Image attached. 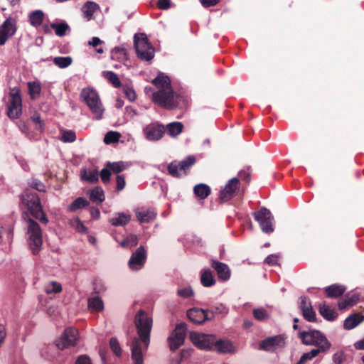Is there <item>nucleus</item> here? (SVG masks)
I'll use <instances>...</instances> for the list:
<instances>
[{
    "instance_id": "7",
    "label": "nucleus",
    "mask_w": 364,
    "mask_h": 364,
    "mask_svg": "<svg viewBox=\"0 0 364 364\" xmlns=\"http://www.w3.org/2000/svg\"><path fill=\"white\" fill-rule=\"evenodd\" d=\"M81 97L95 115V118L101 119L104 109L97 92L91 88H84L81 92Z\"/></svg>"
},
{
    "instance_id": "56",
    "label": "nucleus",
    "mask_w": 364,
    "mask_h": 364,
    "mask_svg": "<svg viewBox=\"0 0 364 364\" xmlns=\"http://www.w3.org/2000/svg\"><path fill=\"white\" fill-rule=\"evenodd\" d=\"M117 190L122 191L126 184L124 177L122 175H117L116 177Z\"/></svg>"
},
{
    "instance_id": "40",
    "label": "nucleus",
    "mask_w": 364,
    "mask_h": 364,
    "mask_svg": "<svg viewBox=\"0 0 364 364\" xmlns=\"http://www.w3.org/2000/svg\"><path fill=\"white\" fill-rule=\"evenodd\" d=\"M106 167L109 168L114 173H119L126 169L127 166L123 161L107 162Z\"/></svg>"
},
{
    "instance_id": "17",
    "label": "nucleus",
    "mask_w": 364,
    "mask_h": 364,
    "mask_svg": "<svg viewBox=\"0 0 364 364\" xmlns=\"http://www.w3.org/2000/svg\"><path fill=\"white\" fill-rule=\"evenodd\" d=\"M299 309L301 311L302 316L307 321H316V313L312 308L311 302L306 296L300 297Z\"/></svg>"
},
{
    "instance_id": "6",
    "label": "nucleus",
    "mask_w": 364,
    "mask_h": 364,
    "mask_svg": "<svg viewBox=\"0 0 364 364\" xmlns=\"http://www.w3.org/2000/svg\"><path fill=\"white\" fill-rule=\"evenodd\" d=\"M134 43L139 58L145 61H150L154 58V48L145 33H136L134 36Z\"/></svg>"
},
{
    "instance_id": "25",
    "label": "nucleus",
    "mask_w": 364,
    "mask_h": 364,
    "mask_svg": "<svg viewBox=\"0 0 364 364\" xmlns=\"http://www.w3.org/2000/svg\"><path fill=\"white\" fill-rule=\"evenodd\" d=\"M216 350L223 353H230L234 351V346L228 340H219L216 341L214 343V346Z\"/></svg>"
},
{
    "instance_id": "57",
    "label": "nucleus",
    "mask_w": 364,
    "mask_h": 364,
    "mask_svg": "<svg viewBox=\"0 0 364 364\" xmlns=\"http://www.w3.org/2000/svg\"><path fill=\"white\" fill-rule=\"evenodd\" d=\"M75 364H92V361H91V359L90 358V357L87 355H80L76 361H75Z\"/></svg>"
},
{
    "instance_id": "22",
    "label": "nucleus",
    "mask_w": 364,
    "mask_h": 364,
    "mask_svg": "<svg viewBox=\"0 0 364 364\" xmlns=\"http://www.w3.org/2000/svg\"><path fill=\"white\" fill-rule=\"evenodd\" d=\"M87 307L91 312H100L104 309V302L99 296H92L87 300Z\"/></svg>"
},
{
    "instance_id": "8",
    "label": "nucleus",
    "mask_w": 364,
    "mask_h": 364,
    "mask_svg": "<svg viewBox=\"0 0 364 364\" xmlns=\"http://www.w3.org/2000/svg\"><path fill=\"white\" fill-rule=\"evenodd\" d=\"M22 113V99L20 90L12 89L9 94L7 105V115L11 119H18Z\"/></svg>"
},
{
    "instance_id": "54",
    "label": "nucleus",
    "mask_w": 364,
    "mask_h": 364,
    "mask_svg": "<svg viewBox=\"0 0 364 364\" xmlns=\"http://www.w3.org/2000/svg\"><path fill=\"white\" fill-rule=\"evenodd\" d=\"M345 359V354L343 351H337L333 354V360L336 364H343Z\"/></svg>"
},
{
    "instance_id": "63",
    "label": "nucleus",
    "mask_w": 364,
    "mask_h": 364,
    "mask_svg": "<svg viewBox=\"0 0 364 364\" xmlns=\"http://www.w3.org/2000/svg\"><path fill=\"white\" fill-rule=\"evenodd\" d=\"M157 6L160 9L166 10L170 8L169 0H159Z\"/></svg>"
},
{
    "instance_id": "23",
    "label": "nucleus",
    "mask_w": 364,
    "mask_h": 364,
    "mask_svg": "<svg viewBox=\"0 0 364 364\" xmlns=\"http://www.w3.org/2000/svg\"><path fill=\"white\" fill-rule=\"evenodd\" d=\"M131 220V216L124 213H117L114 217L110 218L109 222L114 227L125 226Z\"/></svg>"
},
{
    "instance_id": "58",
    "label": "nucleus",
    "mask_w": 364,
    "mask_h": 364,
    "mask_svg": "<svg viewBox=\"0 0 364 364\" xmlns=\"http://www.w3.org/2000/svg\"><path fill=\"white\" fill-rule=\"evenodd\" d=\"M126 238L129 247L136 246L138 243V238L136 235L131 234Z\"/></svg>"
},
{
    "instance_id": "38",
    "label": "nucleus",
    "mask_w": 364,
    "mask_h": 364,
    "mask_svg": "<svg viewBox=\"0 0 364 364\" xmlns=\"http://www.w3.org/2000/svg\"><path fill=\"white\" fill-rule=\"evenodd\" d=\"M167 170L168 173L174 178H181L182 173L180 171V166L178 161H174L168 165Z\"/></svg>"
},
{
    "instance_id": "49",
    "label": "nucleus",
    "mask_w": 364,
    "mask_h": 364,
    "mask_svg": "<svg viewBox=\"0 0 364 364\" xmlns=\"http://www.w3.org/2000/svg\"><path fill=\"white\" fill-rule=\"evenodd\" d=\"M110 348L117 356H120L122 354V349L120 345L116 338H111L109 340Z\"/></svg>"
},
{
    "instance_id": "51",
    "label": "nucleus",
    "mask_w": 364,
    "mask_h": 364,
    "mask_svg": "<svg viewBox=\"0 0 364 364\" xmlns=\"http://www.w3.org/2000/svg\"><path fill=\"white\" fill-rule=\"evenodd\" d=\"M123 91L127 99L130 102H134L136 98V95L134 90L128 85H124L123 87Z\"/></svg>"
},
{
    "instance_id": "59",
    "label": "nucleus",
    "mask_w": 364,
    "mask_h": 364,
    "mask_svg": "<svg viewBox=\"0 0 364 364\" xmlns=\"http://www.w3.org/2000/svg\"><path fill=\"white\" fill-rule=\"evenodd\" d=\"M200 1L203 7L208 8L217 5L220 0H200Z\"/></svg>"
},
{
    "instance_id": "47",
    "label": "nucleus",
    "mask_w": 364,
    "mask_h": 364,
    "mask_svg": "<svg viewBox=\"0 0 364 364\" xmlns=\"http://www.w3.org/2000/svg\"><path fill=\"white\" fill-rule=\"evenodd\" d=\"M61 140L63 142H73L76 140V134L74 131L65 130L63 132Z\"/></svg>"
},
{
    "instance_id": "10",
    "label": "nucleus",
    "mask_w": 364,
    "mask_h": 364,
    "mask_svg": "<svg viewBox=\"0 0 364 364\" xmlns=\"http://www.w3.org/2000/svg\"><path fill=\"white\" fill-rule=\"evenodd\" d=\"M189 338L193 344L199 349H211L215 342V336L198 332H191Z\"/></svg>"
},
{
    "instance_id": "30",
    "label": "nucleus",
    "mask_w": 364,
    "mask_h": 364,
    "mask_svg": "<svg viewBox=\"0 0 364 364\" xmlns=\"http://www.w3.org/2000/svg\"><path fill=\"white\" fill-rule=\"evenodd\" d=\"M196 160L193 156H188L183 160L178 161L180 166V171L183 175H186L190 168L196 163Z\"/></svg>"
},
{
    "instance_id": "33",
    "label": "nucleus",
    "mask_w": 364,
    "mask_h": 364,
    "mask_svg": "<svg viewBox=\"0 0 364 364\" xmlns=\"http://www.w3.org/2000/svg\"><path fill=\"white\" fill-rule=\"evenodd\" d=\"M99 8V6L97 4L93 2V1H87L82 8L83 13L85 16L90 19L93 14L96 11V10Z\"/></svg>"
},
{
    "instance_id": "35",
    "label": "nucleus",
    "mask_w": 364,
    "mask_h": 364,
    "mask_svg": "<svg viewBox=\"0 0 364 364\" xmlns=\"http://www.w3.org/2000/svg\"><path fill=\"white\" fill-rule=\"evenodd\" d=\"M89 202L84 198L79 197L76 198L70 205L68 206V210L74 212L78 209H81L88 206Z\"/></svg>"
},
{
    "instance_id": "1",
    "label": "nucleus",
    "mask_w": 364,
    "mask_h": 364,
    "mask_svg": "<svg viewBox=\"0 0 364 364\" xmlns=\"http://www.w3.org/2000/svg\"><path fill=\"white\" fill-rule=\"evenodd\" d=\"M134 324L138 337H134L131 342L132 359L134 364H144L142 344L146 350L150 343L153 321L147 312L140 309L134 316Z\"/></svg>"
},
{
    "instance_id": "37",
    "label": "nucleus",
    "mask_w": 364,
    "mask_h": 364,
    "mask_svg": "<svg viewBox=\"0 0 364 364\" xmlns=\"http://www.w3.org/2000/svg\"><path fill=\"white\" fill-rule=\"evenodd\" d=\"M104 77L116 88L120 87L121 81L118 75L112 71H105L103 73Z\"/></svg>"
},
{
    "instance_id": "15",
    "label": "nucleus",
    "mask_w": 364,
    "mask_h": 364,
    "mask_svg": "<svg viewBox=\"0 0 364 364\" xmlns=\"http://www.w3.org/2000/svg\"><path fill=\"white\" fill-rule=\"evenodd\" d=\"M240 186V180L235 177L229 180L223 189L220 191L219 199L221 202H228L231 200Z\"/></svg>"
},
{
    "instance_id": "24",
    "label": "nucleus",
    "mask_w": 364,
    "mask_h": 364,
    "mask_svg": "<svg viewBox=\"0 0 364 364\" xmlns=\"http://www.w3.org/2000/svg\"><path fill=\"white\" fill-rule=\"evenodd\" d=\"M319 314L327 321H335L338 317V314L334 309L330 308L328 305L323 304L319 305Z\"/></svg>"
},
{
    "instance_id": "21",
    "label": "nucleus",
    "mask_w": 364,
    "mask_h": 364,
    "mask_svg": "<svg viewBox=\"0 0 364 364\" xmlns=\"http://www.w3.org/2000/svg\"><path fill=\"white\" fill-rule=\"evenodd\" d=\"M364 321V316L360 314H353L348 316L343 323V328L350 330L358 326Z\"/></svg>"
},
{
    "instance_id": "16",
    "label": "nucleus",
    "mask_w": 364,
    "mask_h": 364,
    "mask_svg": "<svg viewBox=\"0 0 364 364\" xmlns=\"http://www.w3.org/2000/svg\"><path fill=\"white\" fill-rule=\"evenodd\" d=\"M146 251L143 246L138 247L129 260V266L132 271H138L146 261Z\"/></svg>"
},
{
    "instance_id": "27",
    "label": "nucleus",
    "mask_w": 364,
    "mask_h": 364,
    "mask_svg": "<svg viewBox=\"0 0 364 364\" xmlns=\"http://www.w3.org/2000/svg\"><path fill=\"white\" fill-rule=\"evenodd\" d=\"M346 288L342 285L333 284L325 289V293L329 298H337L345 292Z\"/></svg>"
},
{
    "instance_id": "60",
    "label": "nucleus",
    "mask_w": 364,
    "mask_h": 364,
    "mask_svg": "<svg viewBox=\"0 0 364 364\" xmlns=\"http://www.w3.org/2000/svg\"><path fill=\"white\" fill-rule=\"evenodd\" d=\"M346 298L348 300L350 306L355 305L359 301V296L357 294L352 295L347 294Z\"/></svg>"
},
{
    "instance_id": "26",
    "label": "nucleus",
    "mask_w": 364,
    "mask_h": 364,
    "mask_svg": "<svg viewBox=\"0 0 364 364\" xmlns=\"http://www.w3.org/2000/svg\"><path fill=\"white\" fill-rule=\"evenodd\" d=\"M193 193L196 197L204 200L210 195L211 189L205 183H199L194 186Z\"/></svg>"
},
{
    "instance_id": "43",
    "label": "nucleus",
    "mask_w": 364,
    "mask_h": 364,
    "mask_svg": "<svg viewBox=\"0 0 364 364\" xmlns=\"http://www.w3.org/2000/svg\"><path fill=\"white\" fill-rule=\"evenodd\" d=\"M82 178L90 183H95L98 181V172L97 171H87L84 170L82 172Z\"/></svg>"
},
{
    "instance_id": "61",
    "label": "nucleus",
    "mask_w": 364,
    "mask_h": 364,
    "mask_svg": "<svg viewBox=\"0 0 364 364\" xmlns=\"http://www.w3.org/2000/svg\"><path fill=\"white\" fill-rule=\"evenodd\" d=\"M76 229L79 232L81 233H87V228L85 226V225L82 223V222L77 219L76 221Z\"/></svg>"
},
{
    "instance_id": "20",
    "label": "nucleus",
    "mask_w": 364,
    "mask_h": 364,
    "mask_svg": "<svg viewBox=\"0 0 364 364\" xmlns=\"http://www.w3.org/2000/svg\"><path fill=\"white\" fill-rule=\"evenodd\" d=\"M151 83L159 90L172 88L169 77L161 73L152 80Z\"/></svg>"
},
{
    "instance_id": "53",
    "label": "nucleus",
    "mask_w": 364,
    "mask_h": 364,
    "mask_svg": "<svg viewBox=\"0 0 364 364\" xmlns=\"http://www.w3.org/2000/svg\"><path fill=\"white\" fill-rule=\"evenodd\" d=\"M111 171L108 168H102L100 172V177L104 183H107L110 181Z\"/></svg>"
},
{
    "instance_id": "31",
    "label": "nucleus",
    "mask_w": 364,
    "mask_h": 364,
    "mask_svg": "<svg viewBox=\"0 0 364 364\" xmlns=\"http://www.w3.org/2000/svg\"><path fill=\"white\" fill-rule=\"evenodd\" d=\"M90 199L94 203H102L105 199L102 188L100 187H95L92 189L90 193Z\"/></svg>"
},
{
    "instance_id": "28",
    "label": "nucleus",
    "mask_w": 364,
    "mask_h": 364,
    "mask_svg": "<svg viewBox=\"0 0 364 364\" xmlns=\"http://www.w3.org/2000/svg\"><path fill=\"white\" fill-rule=\"evenodd\" d=\"M183 129V124L180 122H171L166 125L167 134L171 137L179 135Z\"/></svg>"
},
{
    "instance_id": "32",
    "label": "nucleus",
    "mask_w": 364,
    "mask_h": 364,
    "mask_svg": "<svg viewBox=\"0 0 364 364\" xmlns=\"http://www.w3.org/2000/svg\"><path fill=\"white\" fill-rule=\"evenodd\" d=\"M28 93L32 100L37 99L41 92V85L38 82H28Z\"/></svg>"
},
{
    "instance_id": "45",
    "label": "nucleus",
    "mask_w": 364,
    "mask_h": 364,
    "mask_svg": "<svg viewBox=\"0 0 364 364\" xmlns=\"http://www.w3.org/2000/svg\"><path fill=\"white\" fill-rule=\"evenodd\" d=\"M191 350L189 349L181 350L176 358L172 360L171 364H181L183 359H186L191 356Z\"/></svg>"
},
{
    "instance_id": "12",
    "label": "nucleus",
    "mask_w": 364,
    "mask_h": 364,
    "mask_svg": "<svg viewBox=\"0 0 364 364\" xmlns=\"http://www.w3.org/2000/svg\"><path fill=\"white\" fill-rule=\"evenodd\" d=\"M77 330L75 328H68L64 330L56 346L60 350L75 346L77 341Z\"/></svg>"
},
{
    "instance_id": "13",
    "label": "nucleus",
    "mask_w": 364,
    "mask_h": 364,
    "mask_svg": "<svg viewBox=\"0 0 364 364\" xmlns=\"http://www.w3.org/2000/svg\"><path fill=\"white\" fill-rule=\"evenodd\" d=\"M285 337L283 335H277L268 337L259 343V349L265 351L274 352L277 348L285 346Z\"/></svg>"
},
{
    "instance_id": "9",
    "label": "nucleus",
    "mask_w": 364,
    "mask_h": 364,
    "mask_svg": "<svg viewBox=\"0 0 364 364\" xmlns=\"http://www.w3.org/2000/svg\"><path fill=\"white\" fill-rule=\"evenodd\" d=\"M253 217L264 232L269 234L274 231V217L269 209L262 207L259 210L253 213Z\"/></svg>"
},
{
    "instance_id": "62",
    "label": "nucleus",
    "mask_w": 364,
    "mask_h": 364,
    "mask_svg": "<svg viewBox=\"0 0 364 364\" xmlns=\"http://www.w3.org/2000/svg\"><path fill=\"white\" fill-rule=\"evenodd\" d=\"M264 262L270 266H273L277 263V256L274 255H269L266 257Z\"/></svg>"
},
{
    "instance_id": "46",
    "label": "nucleus",
    "mask_w": 364,
    "mask_h": 364,
    "mask_svg": "<svg viewBox=\"0 0 364 364\" xmlns=\"http://www.w3.org/2000/svg\"><path fill=\"white\" fill-rule=\"evenodd\" d=\"M112 58L118 60L126 59V50L122 48L116 47L112 51Z\"/></svg>"
},
{
    "instance_id": "52",
    "label": "nucleus",
    "mask_w": 364,
    "mask_h": 364,
    "mask_svg": "<svg viewBox=\"0 0 364 364\" xmlns=\"http://www.w3.org/2000/svg\"><path fill=\"white\" fill-rule=\"evenodd\" d=\"M254 317L258 321H264L268 318L267 311L264 309H255L253 310Z\"/></svg>"
},
{
    "instance_id": "55",
    "label": "nucleus",
    "mask_w": 364,
    "mask_h": 364,
    "mask_svg": "<svg viewBox=\"0 0 364 364\" xmlns=\"http://www.w3.org/2000/svg\"><path fill=\"white\" fill-rule=\"evenodd\" d=\"M193 294V291L190 287H186L178 290V295L183 298L190 297Z\"/></svg>"
},
{
    "instance_id": "48",
    "label": "nucleus",
    "mask_w": 364,
    "mask_h": 364,
    "mask_svg": "<svg viewBox=\"0 0 364 364\" xmlns=\"http://www.w3.org/2000/svg\"><path fill=\"white\" fill-rule=\"evenodd\" d=\"M200 282L201 284L206 287H211L215 284V279L213 274H201Z\"/></svg>"
},
{
    "instance_id": "19",
    "label": "nucleus",
    "mask_w": 364,
    "mask_h": 364,
    "mask_svg": "<svg viewBox=\"0 0 364 364\" xmlns=\"http://www.w3.org/2000/svg\"><path fill=\"white\" fill-rule=\"evenodd\" d=\"M188 318L194 323L201 324L208 318L205 314V310L199 308H193L187 311Z\"/></svg>"
},
{
    "instance_id": "11",
    "label": "nucleus",
    "mask_w": 364,
    "mask_h": 364,
    "mask_svg": "<svg viewBox=\"0 0 364 364\" xmlns=\"http://www.w3.org/2000/svg\"><path fill=\"white\" fill-rule=\"evenodd\" d=\"M186 324L178 323L168 338V343L171 350H175L182 346L185 341L186 333Z\"/></svg>"
},
{
    "instance_id": "29",
    "label": "nucleus",
    "mask_w": 364,
    "mask_h": 364,
    "mask_svg": "<svg viewBox=\"0 0 364 364\" xmlns=\"http://www.w3.org/2000/svg\"><path fill=\"white\" fill-rule=\"evenodd\" d=\"M30 23L34 27L40 26L44 19V14L41 10H36L29 14Z\"/></svg>"
},
{
    "instance_id": "50",
    "label": "nucleus",
    "mask_w": 364,
    "mask_h": 364,
    "mask_svg": "<svg viewBox=\"0 0 364 364\" xmlns=\"http://www.w3.org/2000/svg\"><path fill=\"white\" fill-rule=\"evenodd\" d=\"M0 29L5 31L8 34H10L11 36H13L16 31V29L14 28V26L9 18H7L3 23Z\"/></svg>"
},
{
    "instance_id": "5",
    "label": "nucleus",
    "mask_w": 364,
    "mask_h": 364,
    "mask_svg": "<svg viewBox=\"0 0 364 364\" xmlns=\"http://www.w3.org/2000/svg\"><path fill=\"white\" fill-rule=\"evenodd\" d=\"M298 336L302 343L306 346H316L323 350H328L331 347V343L326 337L318 330L300 331Z\"/></svg>"
},
{
    "instance_id": "41",
    "label": "nucleus",
    "mask_w": 364,
    "mask_h": 364,
    "mask_svg": "<svg viewBox=\"0 0 364 364\" xmlns=\"http://www.w3.org/2000/svg\"><path fill=\"white\" fill-rule=\"evenodd\" d=\"M121 137V134L117 132L109 131L108 132L105 137L104 142L106 144H111L113 143L118 142Z\"/></svg>"
},
{
    "instance_id": "14",
    "label": "nucleus",
    "mask_w": 364,
    "mask_h": 364,
    "mask_svg": "<svg viewBox=\"0 0 364 364\" xmlns=\"http://www.w3.org/2000/svg\"><path fill=\"white\" fill-rule=\"evenodd\" d=\"M165 130L163 124L154 122L146 125L144 128L143 132L147 140L158 141L163 137Z\"/></svg>"
},
{
    "instance_id": "3",
    "label": "nucleus",
    "mask_w": 364,
    "mask_h": 364,
    "mask_svg": "<svg viewBox=\"0 0 364 364\" xmlns=\"http://www.w3.org/2000/svg\"><path fill=\"white\" fill-rule=\"evenodd\" d=\"M151 101L166 109H182L187 105V99L186 97L176 93L173 88L161 89L154 92L151 97Z\"/></svg>"
},
{
    "instance_id": "44",
    "label": "nucleus",
    "mask_w": 364,
    "mask_h": 364,
    "mask_svg": "<svg viewBox=\"0 0 364 364\" xmlns=\"http://www.w3.org/2000/svg\"><path fill=\"white\" fill-rule=\"evenodd\" d=\"M45 291L48 294L60 293L62 291V287L60 283L56 282H51L46 284L44 287Z\"/></svg>"
},
{
    "instance_id": "39",
    "label": "nucleus",
    "mask_w": 364,
    "mask_h": 364,
    "mask_svg": "<svg viewBox=\"0 0 364 364\" xmlns=\"http://www.w3.org/2000/svg\"><path fill=\"white\" fill-rule=\"evenodd\" d=\"M73 59L70 56L66 57H55L53 59V63L55 65L60 68H65L72 64Z\"/></svg>"
},
{
    "instance_id": "36",
    "label": "nucleus",
    "mask_w": 364,
    "mask_h": 364,
    "mask_svg": "<svg viewBox=\"0 0 364 364\" xmlns=\"http://www.w3.org/2000/svg\"><path fill=\"white\" fill-rule=\"evenodd\" d=\"M50 27L55 30V35L60 37L64 36L66 31L70 28L68 24L65 22L60 23H53L50 24Z\"/></svg>"
},
{
    "instance_id": "34",
    "label": "nucleus",
    "mask_w": 364,
    "mask_h": 364,
    "mask_svg": "<svg viewBox=\"0 0 364 364\" xmlns=\"http://www.w3.org/2000/svg\"><path fill=\"white\" fill-rule=\"evenodd\" d=\"M326 351V350H321V348L312 349L311 351L304 353L296 364H305L308 360H311L317 356L320 353H324Z\"/></svg>"
},
{
    "instance_id": "4",
    "label": "nucleus",
    "mask_w": 364,
    "mask_h": 364,
    "mask_svg": "<svg viewBox=\"0 0 364 364\" xmlns=\"http://www.w3.org/2000/svg\"><path fill=\"white\" fill-rule=\"evenodd\" d=\"M26 223V235L28 246L33 255H37L43 245V232L39 224L32 219L28 213H23Z\"/></svg>"
},
{
    "instance_id": "64",
    "label": "nucleus",
    "mask_w": 364,
    "mask_h": 364,
    "mask_svg": "<svg viewBox=\"0 0 364 364\" xmlns=\"http://www.w3.org/2000/svg\"><path fill=\"white\" fill-rule=\"evenodd\" d=\"M10 34H8L5 31L0 29V46H3L6 43L7 40L11 37Z\"/></svg>"
},
{
    "instance_id": "42",
    "label": "nucleus",
    "mask_w": 364,
    "mask_h": 364,
    "mask_svg": "<svg viewBox=\"0 0 364 364\" xmlns=\"http://www.w3.org/2000/svg\"><path fill=\"white\" fill-rule=\"evenodd\" d=\"M211 267L216 271V273H230V269L225 263L212 259Z\"/></svg>"
},
{
    "instance_id": "2",
    "label": "nucleus",
    "mask_w": 364,
    "mask_h": 364,
    "mask_svg": "<svg viewBox=\"0 0 364 364\" xmlns=\"http://www.w3.org/2000/svg\"><path fill=\"white\" fill-rule=\"evenodd\" d=\"M31 188H26L21 195V203L27 208L30 215L36 220H39L42 224L46 225L48 218L43 210L40 198L36 193L32 189L39 192H45V185L38 179H32L29 183Z\"/></svg>"
},
{
    "instance_id": "18",
    "label": "nucleus",
    "mask_w": 364,
    "mask_h": 364,
    "mask_svg": "<svg viewBox=\"0 0 364 364\" xmlns=\"http://www.w3.org/2000/svg\"><path fill=\"white\" fill-rule=\"evenodd\" d=\"M136 217L141 223H146L154 220L156 217V212L152 208H139L135 210Z\"/></svg>"
}]
</instances>
